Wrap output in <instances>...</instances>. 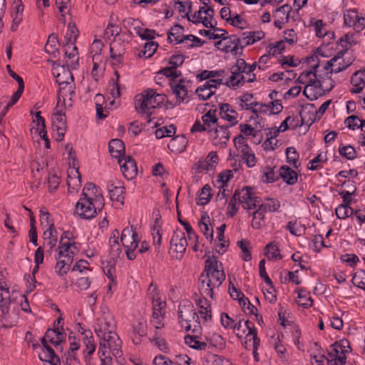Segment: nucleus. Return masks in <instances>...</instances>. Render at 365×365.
Segmentation results:
<instances>
[{
    "label": "nucleus",
    "instance_id": "nucleus-1",
    "mask_svg": "<svg viewBox=\"0 0 365 365\" xmlns=\"http://www.w3.org/2000/svg\"><path fill=\"white\" fill-rule=\"evenodd\" d=\"M215 258H208L205 261V271L201 274L199 281L200 290L204 296L213 299L214 289L220 287L225 279V274Z\"/></svg>",
    "mask_w": 365,
    "mask_h": 365
},
{
    "label": "nucleus",
    "instance_id": "nucleus-2",
    "mask_svg": "<svg viewBox=\"0 0 365 365\" xmlns=\"http://www.w3.org/2000/svg\"><path fill=\"white\" fill-rule=\"evenodd\" d=\"M68 235V232L63 233L56 250L58 255L56 257L57 263L55 269L56 272L60 276L65 275L70 269V267L73 262L74 255L78 252L75 243L69 241Z\"/></svg>",
    "mask_w": 365,
    "mask_h": 365
},
{
    "label": "nucleus",
    "instance_id": "nucleus-3",
    "mask_svg": "<svg viewBox=\"0 0 365 365\" xmlns=\"http://www.w3.org/2000/svg\"><path fill=\"white\" fill-rule=\"evenodd\" d=\"M121 344L116 333H108V335L99 338V354L102 356L112 355L118 363H122Z\"/></svg>",
    "mask_w": 365,
    "mask_h": 365
},
{
    "label": "nucleus",
    "instance_id": "nucleus-4",
    "mask_svg": "<svg viewBox=\"0 0 365 365\" xmlns=\"http://www.w3.org/2000/svg\"><path fill=\"white\" fill-rule=\"evenodd\" d=\"M178 317L180 323L182 327H185L186 331H189L191 329L190 322L193 321L196 324L194 325V329L197 327H200L199 315L197 314L194 309V306L189 301H184L180 303L178 309Z\"/></svg>",
    "mask_w": 365,
    "mask_h": 365
},
{
    "label": "nucleus",
    "instance_id": "nucleus-5",
    "mask_svg": "<svg viewBox=\"0 0 365 365\" xmlns=\"http://www.w3.org/2000/svg\"><path fill=\"white\" fill-rule=\"evenodd\" d=\"M140 240V237L133 230V226H128L123 230L120 241L126 249L125 253L129 259L133 260L136 257L135 250L138 247Z\"/></svg>",
    "mask_w": 365,
    "mask_h": 365
},
{
    "label": "nucleus",
    "instance_id": "nucleus-6",
    "mask_svg": "<svg viewBox=\"0 0 365 365\" xmlns=\"http://www.w3.org/2000/svg\"><path fill=\"white\" fill-rule=\"evenodd\" d=\"M155 90L150 88L135 97V108L139 112L150 116L152 109L156 108L153 96Z\"/></svg>",
    "mask_w": 365,
    "mask_h": 365
},
{
    "label": "nucleus",
    "instance_id": "nucleus-7",
    "mask_svg": "<svg viewBox=\"0 0 365 365\" xmlns=\"http://www.w3.org/2000/svg\"><path fill=\"white\" fill-rule=\"evenodd\" d=\"M187 242L185 232L177 230L174 232L170 246V253L173 258L180 259L186 250Z\"/></svg>",
    "mask_w": 365,
    "mask_h": 365
},
{
    "label": "nucleus",
    "instance_id": "nucleus-8",
    "mask_svg": "<svg viewBox=\"0 0 365 365\" xmlns=\"http://www.w3.org/2000/svg\"><path fill=\"white\" fill-rule=\"evenodd\" d=\"M101 207L94 200L81 197L76 205L75 212L82 219H92L96 216L97 209Z\"/></svg>",
    "mask_w": 365,
    "mask_h": 365
},
{
    "label": "nucleus",
    "instance_id": "nucleus-9",
    "mask_svg": "<svg viewBox=\"0 0 365 365\" xmlns=\"http://www.w3.org/2000/svg\"><path fill=\"white\" fill-rule=\"evenodd\" d=\"M246 62L242 58L237 60L236 63L230 68L231 76L225 84L230 88H236L242 86L245 82V76L243 75Z\"/></svg>",
    "mask_w": 365,
    "mask_h": 365
},
{
    "label": "nucleus",
    "instance_id": "nucleus-10",
    "mask_svg": "<svg viewBox=\"0 0 365 365\" xmlns=\"http://www.w3.org/2000/svg\"><path fill=\"white\" fill-rule=\"evenodd\" d=\"M237 192L239 193V203L247 211L258 207L260 203L259 198L255 196L251 187H244L241 190H237Z\"/></svg>",
    "mask_w": 365,
    "mask_h": 365
},
{
    "label": "nucleus",
    "instance_id": "nucleus-11",
    "mask_svg": "<svg viewBox=\"0 0 365 365\" xmlns=\"http://www.w3.org/2000/svg\"><path fill=\"white\" fill-rule=\"evenodd\" d=\"M185 61V57L182 54L173 55L169 61V66L162 69L160 73L164 76L173 78H176L181 76V72L177 70V68L180 66Z\"/></svg>",
    "mask_w": 365,
    "mask_h": 365
},
{
    "label": "nucleus",
    "instance_id": "nucleus-12",
    "mask_svg": "<svg viewBox=\"0 0 365 365\" xmlns=\"http://www.w3.org/2000/svg\"><path fill=\"white\" fill-rule=\"evenodd\" d=\"M344 21L346 26L353 27L357 32H360L365 26V18L359 16L357 11L352 9L344 13Z\"/></svg>",
    "mask_w": 365,
    "mask_h": 365
},
{
    "label": "nucleus",
    "instance_id": "nucleus-13",
    "mask_svg": "<svg viewBox=\"0 0 365 365\" xmlns=\"http://www.w3.org/2000/svg\"><path fill=\"white\" fill-rule=\"evenodd\" d=\"M118 164L124 177L128 180H132L137 175V165L131 156H124L123 158L119 159Z\"/></svg>",
    "mask_w": 365,
    "mask_h": 365
},
{
    "label": "nucleus",
    "instance_id": "nucleus-14",
    "mask_svg": "<svg viewBox=\"0 0 365 365\" xmlns=\"http://www.w3.org/2000/svg\"><path fill=\"white\" fill-rule=\"evenodd\" d=\"M343 55L344 53L340 51L327 63L324 68L327 73H336L347 68L348 65L345 64Z\"/></svg>",
    "mask_w": 365,
    "mask_h": 365
},
{
    "label": "nucleus",
    "instance_id": "nucleus-15",
    "mask_svg": "<svg viewBox=\"0 0 365 365\" xmlns=\"http://www.w3.org/2000/svg\"><path fill=\"white\" fill-rule=\"evenodd\" d=\"M108 190L110 194V198L113 201H117L123 204L124 201V187L122 182L118 180H110L108 185Z\"/></svg>",
    "mask_w": 365,
    "mask_h": 365
},
{
    "label": "nucleus",
    "instance_id": "nucleus-16",
    "mask_svg": "<svg viewBox=\"0 0 365 365\" xmlns=\"http://www.w3.org/2000/svg\"><path fill=\"white\" fill-rule=\"evenodd\" d=\"M320 81L321 79H317L316 76L314 79H310L304 87L303 93L310 101L316 100L321 96Z\"/></svg>",
    "mask_w": 365,
    "mask_h": 365
},
{
    "label": "nucleus",
    "instance_id": "nucleus-17",
    "mask_svg": "<svg viewBox=\"0 0 365 365\" xmlns=\"http://www.w3.org/2000/svg\"><path fill=\"white\" fill-rule=\"evenodd\" d=\"M82 197L94 200L98 205L103 206V198L99 193L98 187L93 183H87L83 190Z\"/></svg>",
    "mask_w": 365,
    "mask_h": 365
},
{
    "label": "nucleus",
    "instance_id": "nucleus-18",
    "mask_svg": "<svg viewBox=\"0 0 365 365\" xmlns=\"http://www.w3.org/2000/svg\"><path fill=\"white\" fill-rule=\"evenodd\" d=\"M75 86L73 83L68 84L67 86H64L59 87V91L58 94V103L61 101V98L63 100V103L65 106L71 107L72 106V98L74 95Z\"/></svg>",
    "mask_w": 365,
    "mask_h": 365
},
{
    "label": "nucleus",
    "instance_id": "nucleus-19",
    "mask_svg": "<svg viewBox=\"0 0 365 365\" xmlns=\"http://www.w3.org/2000/svg\"><path fill=\"white\" fill-rule=\"evenodd\" d=\"M213 138V143L215 145L225 146L230 138V133L227 128L225 126L217 127L211 133Z\"/></svg>",
    "mask_w": 365,
    "mask_h": 365
},
{
    "label": "nucleus",
    "instance_id": "nucleus-20",
    "mask_svg": "<svg viewBox=\"0 0 365 365\" xmlns=\"http://www.w3.org/2000/svg\"><path fill=\"white\" fill-rule=\"evenodd\" d=\"M54 115L53 123L57 130L58 140H62L66 130V118L65 113L61 110H56Z\"/></svg>",
    "mask_w": 365,
    "mask_h": 365
},
{
    "label": "nucleus",
    "instance_id": "nucleus-21",
    "mask_svg": "<svg viewBox=\"0 0 365 365\" xmlns=\"http://www.w3.org/2000/svg\"><path fill=\"white\" fill-rule=\"evenodd\" d=\"M112 320L111 317H103L98 319L95 331L98 339L108 335V333H115L110 329Z\"/></svg>",
    "mask_w": 365,
    "mask_h": 365
},
{
    "label": "nucleus",
    "instance_id": "nucleus-22",
    "mask_svg": "<svg viewBox=\"0 0 365 365\" xmlns=\"http://www.w3.org/2000/svg\"><path fill=\"white\" fill-rule=\"evenodd\" d=\"M125 44L121 41H113L110 46V58L120 63L123 61V56L125 53Z\"/></svg>",
    "mask_w": 365,
    "mask_h": 365
},
{
    "label": "nucleus",
    "instance_id": "nucleus-23",
    "mask_svg": "<svg viewBox=\"0 0 365 365\" xmlns=\"http://www.w3.org/2000/svg\"><path fill=\"white\" fill-rule=\"evenodd\" d=\"M170 87L173 93L176 96L177 102L180 103L187 96V91L184 80H180L178 82L173 80L170 82Z\"/></svg>",
    "mask_w": 365,
    "mask_h": 365
},
{
    "label": "nucleus",
    "instance_id": "nucleus-24",
    "mask_svg": "<svg viewBox=\"0 0 365 365\" xmlns=\"http://www.w3.org/2000/svg\"><path fill=\"white\" fill-rule=\"evenodd\" d=\"M109 152L118 160L123 158L125 153L124 143L120 139H113L108 144Z\"/></svg>",
    "mask_w": 365,
    "mask_h": 365
},
{
    "label": "nucleus",
    "instance_id": "nucleus-25",
    "mask_svg": "<svg viewBox=\"0 0 365 365\" xmlns=\"http://www.w3.org/2000/svg\"><path fill=\"white\" fill-rule=\"evenodd\" d=\"M38 358L40 360L48 362L51 365H61L59 357L56 355L53 349L48 344H45V349L38 354Z\"/></svg>",
    "mask_w": 365,
    "mask_h": 365
},
{
    "label": "nucleus",
    "instance_id": "nucleus-26",
    "mask_svg": "<svg viewBox=\"0 0 365 365\" xmlns=\"http://www.w3.org/2000/svg\"><path fill=\"white\" fill-rule=\"evenodd\" d=\"M307 61L309 63L314 62H316V63L311 66L312 69L310 71H304L298 77V78L297 79V82L301 84L306 83L307 79L309 77L311 74H314V76H316L317 68L319 66V58L318 56L317 55L310 56L309 58H308Z\"/></svg>",
    "mask_w": 365,
    "mask_h": 365
},
{
    "label": "nucleus",
    "instance_id": "nucleus-27",
    "mask_svg": "<svg viewBox=\"0 0 365 365\" xmlns=\"http://www.w3.org/2000/svg\"><path fill=\"white\" fill-rule=\"evenodd\" d=\"M44 240L43 246L49 247L47 252L51 254L52 250L56 247L57 242V231L56 228L46 229L43 234Z\"/></svg>",
    "mask_w": 365,
    "mask_h": 365
},
{
    "label": "nucleus",
    "instance_id": "nucleus-28",
    "mask_svg": "<svg viewBox=\"0 0 365 365\" xmlns=\"http://www.w3.org/2000/svg\"><path fill=\"white\" fill-rule=\"evenodd\" d=\"M187 140L184 135H177L172 138L168 145V148L174 153H182L186 148Z\"/></svg>",
    "mask_w": 365,
    "mask_h": 365
},
{
    "label": "nucleus",
    "instance_id": "nucleus-29",
    "mask_svg": "<svg viewBox=\"0 0 365 365\" xmlns=\"http://www.w3.org/2000/svg\"><path fill=\"white\" fill-rule=\"evenodd\" d=\"M279 175L289 185H294L297 182L298 175L297 172L287 165H282L280 168Z\"/></svg>",
    "mask_w": 365,
    "mask_h": 365
},
{
    "label": "nucleus",
    "instance_id": "nucleus-30",
    "mask_svg": "<svg viewBox=\"0 0 365 365\" xmlns=\"http://www.w3.org/2000/svg\"><path fill=\"white\" fill-rule=\"evenodd\" d=\"M264 36V34L262 31L256 32H247L243 33L242 36L239 37L238 41L240 43H242L243 45L248 46L261 40Z\"/></svg>",
    "mask_w": 365,
    "mask_h": 365
},
{
    "label": "nucleus",
    "instance_id": "nucleus-31",
    "mask_svg": "<svg viewBox=\"0 0 365 365\" xmlns=\"http://www.w3.org/2000/svg\"><path fill=\"white\" fill-rule=\"evenodd\" d=\"M184 29L182 26L176 24L173 26L168 32V40L170 43L175 42L176 43H180L185 42L184 37Z\"/></svg>",
    "mask_w": 365,
    "mask_h": 365
},
{
    "label": "nucleus",
    "instance_id": "nucleus-32",
    "mask_svg": "<svg viewBox=\"0 0 365 365\" xmlns=\"http://www.w3.org/2000/svg\"><path fill=\"white\" fill-rule=\"evenodd\" d=\"M61 71L56 75V81L58 83L59 87L73 83V76L70 69L62 67Z\"/></svg>",
    "mask_w": 365,
    "mask_h": 365
},
{
    "label": "nucleus",
    "instance_id": "nucleus-33",
    "mask_svg": "<svg viewBox=\"0 0 365 365\" xmlns=\"http://www.w3.org/2000/svg\"><path fill=\"white\" fill-rule=\"evenodd\" d=\"M119 232L118 230H114L112 232L111 236L109 240L110 252L114 257H119L121 253V248L118 242Z\"/></svg>",
    "mask_w": 365,
    "mask_h": 365
},
{
    "label": "nucleus",
    "instance_id": "nucleus-34",
    "mask_svg": "<svg viewBox=\"0 0 365 365\" xmlns=\"http://www.w3.org/2000/svg\"><path fill=\"white\" fill-rule=\"evenodd\" d=\"M220 110L222 118L230 122L232 125L237 123V113L234 110L230 109L229 104H222L220 107Z\"/></svg>",
    "mask_w": 365,
    "mask_h": 365
},
{
    "label": "nucleus",
    "instance_id": "nucleus-35",
    "mask_svg": "<svg viewBox=\"0 0 365 365\" xmlns=\"http://www.w3.org/2000/svg\"><path fill=\"white\" fill-rule=\"evenodd\" d=\"M200 34L207 36L210 39H218L222 38L224 41L228 40L227 36V32L225 30L221 29H213L211 30H200Z\"/></svg>",
    "mask_w": 365,
    "mask_h": 365
},
{
    "label": "nucleus",
    "instance_id": "nucleus-36",
    "mask_svg": "<svg viewBox=\"0 0 365 365\" xmlns=\"http://www.w3.org/2000/svg\"><path fill=\"white\" fill-rule=\"evenodd\" d=\"M185 342L190 348L197 350H205L207 346V343L200 341L198 337L196 336H185Z\"/></svg>",
    "mask_w": 365,
    "mask_h": 365
},
{
    "label": "nucleus",
    "instance_id": "nucleus-37",
    "mask_svg": "<svg viewBox=\"0 0 365 365\" xmlns=\"http://www.w3.org/2000/svg\"><path fill=\"white\" fill-rule=\"evenodd\" d=\"M46 336L55 346L58 345L64 338L63 334L59 331L58 328L48 329L46 332Z\"/></svg>",
    "mask_w": 365,
    "mask_h": 365
},
{
    "label": "nucleus",
    "instance_id": "nucleus-38",
    "mask_svg": "<svg viewBox=\"0 0 365 365\" xmlns=\"http://www.w3.org/2000/svg\"><path fill=\"white\" fill-rule=\"evenodd\" d=\"M81 175L78 169H72L68 176L67 185L68 188L76 189L81 186Z\"/></svg>",
    "mask_w": 365,
    "mask_h": 365
},
{
    "label": "nucleus",
    "instance_id": "nucleus-39",
    "mask_svg": "<svg viewBox=\"0 0 365 365\" xmlns=\"http://www.w3.org/2000/svg\"><path fill=\"white\" fill-rule=\"evenodd\" d=\"M264 211L259 207L252 213L251 225L255 229H261L265 225Z\"/></svg>",
    "mask_w": 365,
    "mask_h": 365
},
{
    "label": "nucleus",
    "instance_id": "nucleus-40",
    "mask_svg": "<svg viewBox=\"0 0 365 365\" xmlns=\"http://www.w3.org/2000/svg\"><path fill=\"white\" fill-rule=\"evenodd\" d=\"M282 11H283V16H279V18H274V25L279 29H281L282 26L288 21L289 14L291 11V7L287 4L283 5L282 6L278 8L277 13H280Z\"/></svg>",
    "mask_w": 365,
    "mask_h": 365
},
{
    "label": "nucleus",
    "instance_id": "nucleus-41",
    "mask_svg": "<svg viewBox=\"0 0 365 365\" xmlns=\"http://www.w3.org/2000/svg\"><path fill=\"white\" fill-rule=\"evenodd\" d=\"M258 207L264 212H276L280 207V202L277 199H267L264 202L259 203Z\"/></svg>",
    "mask_w": 365,
    "mask_h": 365
},
{
    "label": "nucleus",
    "instance_id": "nucleus-42",
    "mask_svg": "<svg viewBox=\"0 0 365 365\" xmlns=\"http://www.w3.org/2000/svg\"><path fill=\"white\" fill-rule=\"evenodd\" d=\"M215 110H209L202 118L203 125L206 130L212 132V126L217 123V118L215 115Z\"/></svg>",
    "mask_w": 365,
    "mask_h": 365
},
{
    "label": "nucleus",
    "instance_id": "nucleus-43",
    "mask_svg": "<svg viewBox=\"0 0 365 365\" xmlns=\"http://www.w3.org/2000/svg\"><path fill=\"white\" fill-rule=\"evenodd\" d=\"M175 9L182 16H187L191 11L192 3L190 0H178L175 3Z\"/></svg>",
    "mask_w": 365,
    "mask_h": 365
},
{
    "label": "nucleus",
    "instance_id": "nucleus-44",
    "mask_svg": "<svg viewBox=\"0 0 365 365\" xmlns=\"http://www.w3.org/2000/svg\"><path fill=\"white\" fill-rule=\"evenodd\" d=\"M78 29L74 24H68V29L66 34L65 35V38L66 40L65 46H68L69 44L72 46L74 44L77 37H78Z\"/></svg>",
    "mask_w": 365,
    "mask_h": 365
},
{
    "label": "nucleus",
    "instance_id": "nucleus-45",
    "mask_svg": "<svg viewBox=\"0 0 365 365\" xmlns=\"http://www.w3.org/2000/svg\"><path fill=\"white\" fill-rule=\"evenodd\" d=\"M205 361L210 365H232L228 359L212 354H207Z\"/></svg>",
    "mask_w": 365,
    "mask_h": 365
},
{
    "label": "nucleus",
    "instance_id": "nucleus-46",
    "mask_svg": "<svg viewBox=\"0 0 365 365\" xmlns=\"http://www.w3.org/2000/svg\"><path fill=\"white\" fill-rule=\"evenodd\" d=\"M203 14H205V16L202 17L201 23L207 28L214 29L216 25V23H212V19L215 14L214 9L205 5L204 6Z\"/></svg>",
    "mask_w": 365,
    "mask_h": 365
},
{
    "label": "nucleus",
    "instance_id": "nucleus-47",
    "mask_svg": "<svg viewBox=\"0 0 365 365\" xmlns=\"http://www.w3.org/2000/svg\"><path fill=\"white\" fill-rule=\"evenodd\" d=\"M40 222L42 226L47 227L46 229L55 228L53 220L51 218L48 211L44 207L40 210Z\"/></svg>",
    "mask_w": 365,
    "mask_h": 365
},
{
    "label": "nucleus",
    "instance_id": "nucleus-48",
    "mask_svg": "<svg viewBox=\"0 0 365 365\" xmlns=\"http://www.w3.org/2000/svg\"><path fill=\"white\" fill-rule=\"evenodd\" d=\"M212 197L211 187L208 185H205L201 190L197 198V203L200 205H205L209 202Z\"/></svg>",
    "mask_w": 365,
    "mask_h": 365
},
{
    "label": "nucleus",
    "instance_id": "nucleus-49",
    "mask_svg": "<svg viewBox=\"0 0 365 365\" xmlns=\"http://www.w3.org/2000/svg\"><path fill=\"white\" fill-rule=\"evenodd\" d=\"M266 256L269 259H280L279 249L277 243L272 242L266 246Z\"/></svg>",
    "mask_w": 365,
    "mask_h": 365
},
{
    "label": "nucleus",
    "instance_id": "nucleus-50",
    "mask_svg": "<svg viewBox=\"0 0 365 365\" xmlns=\"http://www.w3.org/2000/svg\"><path fill=\"white\" fill-rule=\"evenodd\" d=\"M210 222V217L207 215H204L202 217L200 222L199 226L203 232L204 235L206 236L207 239H210V240L213 238V230L211 229L210 230L208 224Z\"/></svg>",
    "mask_w": 365,
    "mask_h": 365
},
{
    "label": "nucleus",
    "instance_id": "nucleus-51",
    "mask_svg": "<svg viewBox=\"0 0 365 365\" xmlns=\"http://www.w3.org/2000/svg\"><path fill=\"white\" fill-rule=\"evenodd\" d=\"M158 48V44L154 41H149L145 44L144 48L139 53L140 57L146 58H150L155 53Z\"/></svg>",
    "mask_w": 365,
    "mask_h": 365
},
{
    "label": "nucleus",
    "instance_id": "nucleus-52",
    "mask_svg": "<svg viewBox=\"0 0 365 365\" xmlns=\"http://www.w3.org/2000/svg\"><path fill=\"white\" fill-rule=\"evenodd\" d=\"M123 26L130 32L140 33V22L133 18H126L123 21Z\"/></svg>",
    "mask_w": 365,
    "mask_h": 365
},
{
    "label": "nucleus",
    "instance_id": "nucleus-53",
    "mask_svg": "<svg viewBox=\"0 0 365 365\" xmlns=\"http://www.w3.org/2000/svg\"><path fill=\"white\" fill-rule=\"evenodd\" d=\"M353 212V209L345 204H341L335 210L336 215L339 219H345L352 215Z\"/></svg>",
    "mask_w": 365,
    "mask_h": 365
},
{
    "label": "nucleus",
    "instance_id": "nucleus-54",
    "mask_svg": "<svg viewBox=\"0 0 365 365\" xmlns=\"http://www.w3.org/2000/svg\"><path fill=\"white\" fill-rule=\"evenodd\" d=\"M341 46L346 51L352 46L356 44L357 40L353 34H347L342 36L339 41Z\"/></svg>",
    "mask_w": 365,
    "mask_h": 365
},
{
    "label": "nucleus",
    "instance_id": "nucleus-55",
    "mask_svg": "<svg viewBox=\"0 0 365 365\" xmlns=\"http://www.w3.org/2000/svg\"><path fill=\"white\" fill-rule=\"evenodd\" d=\"M286 155L287 162L293 165L295 168H298L297 162L299 160V154L293 147H289L286 149Z\"/></svg>",
    "mask_w": 365,
    "mask_h": 365
},
{
    "label": "nucleus",
    "instance_id": "nucleus-56",
    "mask_svg": "<svg viewBox=\"0 0 365 365\" xmlns=\"http://www.w3.org/2000/svg\"><path fill=\"white\" fill-rule=\"evenodd\" d=\"M297 302L299 305L308 308L312 305V299L310 296L303 290L298 291V299Z\"/></svg>",
    "mask_w": 365,
    "mask_h": 365
},
{
    "label": "nucleus",
    "instance_id": "nucleus-57",
    "mask_svg": "<svg viewBox=\"0 0 365 365\" xmlns=\"http://www.w3.org/2000/svg\"><path fill=\"white\" fill-rule=\"evenodd\" d=\"M237 245L240 247L242 255V258L245 261H250L252 259L250 252V242L247 240H240L237 242Z\"/></svg>",
    "mask_w": 365,
    "mask_h": 365
},
{
    "label": "nucleus",
    "instance_id": "nucleus-58",
    "mask_svg": "<svg viewBox=\"0 0 365 365\" xmlns=\"http://www.w3.org/2000/svg\"><path fill=\"white\" fill-rule=\"evenodd\" d=\"M175 133V128L171 125L168 128L163 126L157 129L155 132L157 138H163L164 137H170Z\"/></svg>",
    "mask_w": 365,
    "mask_h": 365
},
{
    "label": "nucleus",
    "instance_id": "nucleus-59",
    "mask_svg": "<svg viewBox=\"0 0 365 365\" xmlns=\"http://www.w3.org/2000/svg\"><path fill=\"white\" fill-rule=\"evenodd\" d=\"M238 195L239 193H237L236 190L228 203L227 214L230 217H234L237 212L238 209L237 205L239 203Z\"/></svg>",
    "mask_w": 365,
    "mask_h": 365
},
{
    "label": "nucleus",
    "instance_id": "nucleus-60",
    "mask_svg": "<svg viewBox=\"0 0 365 365\" xmlns=\"http://www.w3.org/2000/svg\"><path fill=\"white\" fill-rule=\"evenodd\" d=\"M242 158L248 167H253L256 163V158L254 153L249 148L247 150H242Z\"/></svg>",
    "mask_w": 365,
    "mask_h": 365
},
{
    "label": "nucleus",
    "instance_id": "nucleus-61",
    "mask_svg": "<svg viewBox=\"0 0 365 365\" xmlns=\"http://www.w3.org/2000/svg\"><path fill=\"white\" fill-rule=\"evenodd\" d=\"M14 11L11 13L13 17L14 18V23H21L22 21V13L24 11V5L21 0H17L14 1Z\"/></svg>",
    "mask_w": 365,
    "mask_h": 365
},
{
    "label": "nucleus",
    "instance_id": "nucleus-62",
    "mask_svg": "<svg viewBox=\"0 0 365 365\" xmlns=\"http://www.w3.org/2000/svg\"><path fill=\"white\" fill-rule=\"evenodd\" d=\"M57 36L52 34L48 36V41L45 45V50L47 53H53L57 50L58 45Z\"/></svg>",
    "mask_w": 365,
    "mask_h": 365
},
{
    "label": "nucleus",
    "instance_id": "nucleus-63",
    "mask_svg": "<svg viewBox=\"0 0 365 365\" xmlns=\"http://www.w3.org/2000/svg\"><path fill=\"white\" fill-rule=\"evenodd\" d=\"M267 48L269 56H276L281 53V52L285 48V42L284 41H279L275 44H269Z\"/></svg>",
    "mask_w": 365,
    "mask_h": 365
},
{
    "label": "nucleus",
    "instance_id": "nucleus-64",
    "mask_svg": "<svg viewBox=\"0 0 365 365\" xmlns=\"http://www.w3.org/2000/svg\"><path fill=\"white\" fill-rule=\"evenodd\" d=\"M321 95L324 92H329L334 86V82L329 76H326L320 81Z\"/></svg>",
    "mask_w": 365,
    "mask_h": 365
}]
</instances>
